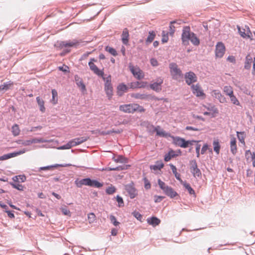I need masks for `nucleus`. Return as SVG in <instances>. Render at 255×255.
Listing matches in <instances>:
<instances>
[{
    "mask_svg": "<svg viewBox=\"0 0 255 255\" xmlns=\"http://www.w3.org/2000/svg\"><path fill=\"white\" fill-rule=\"evenodd\" d=\"M164 198V196L155 195L154 196V202L155 203L160 202Z\"/></svg>",
    "mask_w": 255,
    "mask_h": 255,
    "instance_id": "63",
    "label": "nucleus"
},
{
    "mask_svg": "<svg viewBox=\"0 0 255 255\" xmlns=\"http://www.w3.org/2000/svg\"><path fill=\"white\" fill-rule=\"evenodd\" d=\"M155 36L156 33L154 31H149L148 36L145 40L146 44L148 45L149 43H151L155 38Z\"/></svg>",
    "mask_w": 255,
    "mask_h": 255,
    "instance_id": "24",
    "label": "nucleus"
},
{
    "mask_svg": "<svg viewBox=\"0 0 255 255\" xmlns=\"http://www.w3.org/2000/svg\"><path fill=\"white\" fill-rule=\"evenodd\" d=\"M183 185L184 187L187 189L190 195L195 194V191L193 189V188L191 187L189 183H187L186 182H183Z\"/></svg>",
    "mask_w": 255,
    "mask_h": 255,
    "instance_id": "39",
    "label": "nucleus"
},
{
    "mask_svg": "<svg viewBox=\"0 0 255 255\" xmlns=\"http://www.w3.org/2000/svg\"><path fill=\"white\" fill-rule=\"evenodd\" d=\"M90 69L92 70L94 74H96L98 76L103 77L104 75L103 69L100 70L98 67L93 62L90 61L88 63Z\"/></svg>",
    "mask_w": 255,
    "mask_h": 255,
    "instance_id": "11",
    "label": "nucleus"
},
{
    "mask_svg": "<svg viewBox=\"0 0 255 255\" xmlns=\"http://www.w3.org/2000/svg\"><path fill=\"white\" fill-rule=\"evenodd\" d=\"M36 99L37 104H38V106H39L40 111L41 112L44 113L45 111L44 101L40 97H37Z\"/></svg>",
    "mask_w": 255,
    "mask_h": 255,
    "instance_id": "28",
    "label": "nucleus"
},
{
    "mask_svg": "<svg viewBox=\"0 0 255 255\" xmlns=\"http://www.w3.org/2000/svg\"><path fill=\"white\" fill-rule=\"evenodd\" d=\"M147 222L149 225L154 227L160 224V220L156 217H152L147 218Z\"/></svg>",
    "mask_w": 255,
    "mask_h": 255,
    "instance_id": "21",
    "label": "nucleus"
},
{
    "mask_svg": "<svg viewBox=\"0 0 255 255\" xmlns=\"http://www.w3.org/2000/svg\"><path fill=\"white\" fill-rule=\"evenodd\" d=\"M154 131L156 132V135L162 136V137H166L167 136V133L164 131L163 129L159 130L158 129L160 128L159 126H157L156 127H154Z\"/></svg>",
    "mask_w": 255,
    "mask_h": 255,
    "instance_id": "32",
    "label": "nucleus"
},
{
    "mask_svg": "<svg viewBox=\"0 0 255 255\" xmlns=\"http://www.w3.org/2000/svg\"><path fill=\"white\" fill-rule=\"evenodd\" d=\"M118 95L120 96L123 95L124 92H126L128 90V87L124 84H120L117 87Z\"/></svg>",
    "mask_w": 255,
    "mask_h": 255,
    "instance_id": "22",
    "label": "nucleus"
},
{
    "mask_svg": "<svg viewBox=\"0 0 255 255\" xmlns=\"http://www.w3.org/2000/svg\"><path fill=\"white\" fill-rule=\"evenodd\" d=\"M117 201L118 202V206L120 207H123L124 206V202L123 199L122 197L119 195H117L116 197Z\"/></svg>",
    "mask_w": 255,
    "mask_h": 255,
    "instance_id": "47",
    "label": "nucleus"
},
{
    "mask_svg": "<svg viewBox=\"0 0 255 255\" xmlns=\"http://www.w3.org/2000/svg\"><path fill=\"white\" fill-rule=\"evenodd\" d=\"M110 219L112 223L115 226H117L120 224V223L117 221L116 218L113 215H110Z\"/></svg>",
    "mask_w": 255,
    "mask_h": 255,
    "instance_id": "51",
    "label": "nucleus"
},
{
    "mask_svg": "<svg viewBox=\"0 0 255 255\" xmlns=\"http://www.w3.org/2000/svg\"><path fill=\"white\" fill-rule=\"evenodd\" d=\"M185 82L188 85L195 83L197 80V77L195 74L192 71H189L185 74Z\"/></svg>",
    "mask_w": 255,
    "mask_h": 255,
    "instance_id": "7",
    "label": "nucleus"
},
{
    "mask_svg": "<svg viewBox=\"0 0 255 255\" xmlns=\"http://www.w3.org/2000/svg\"><path fill=\"white\" fill-rule=\"evenodd\" d=\"M182 23V21L180 19L177 20H173L171 21L170 22V25H169V33L170 35H172L174 34L175 32V26L173 25L174 24L180 25Z\"/></svg>",
    "mask_w": 255,
    "mask_h": 255,
    "instance_id": "17",
    "label": "nucleus"
},
{
    "mask_svg": "<svg viewBox=\"0 0 255 255\" xmlns=\"http://www.w3.org/2000/svg\"><path fill=\"white\" fill-rule=\"evenodd\" d=\"M134 84L135 85V87H137L138 88H144L146 86V85L147 84V82H136V83H134Z\"/></svg>",
    "mask_w": 255,
    "mask_h": 255,
    "instance_id": "52",
    "label": "nucleus"
},
{
    "mask_svg": "<svg viewBox=\"0 0 255 255\" xmlns=\"http://www.w3.org/2000/svg\"><path fill=\"white\" fill-rule=\"evenodd\" d=\"M74 80L77 86L81 88L82 91L86 90L85 85L84 84L82 79L78 75H75Z\"/></svg>",
    "mask_w": 255,
    "mask_h": 255,
    "instance_id": "15",
    "label": "nucleus"
},
{
    "mask_svg": "<svg viewBox=\"0 0 255 255\" xmlns=\"http://www.w3.org/2000/svg\"><path fill=\"white\" fill-rule=\"evenodd\" d=\"M238 138L240 142L245 145V138L246 137V134L244 131L237 132Z\"/></svg>",
    "mask_w": 255,
    "mask_h": 255,
    "instance_id": "31",
    "label": "nucleus"
},
{
    "mask_svg": "<svg viewBox=\"0 0 255 255\" xmlns=\"http://www.w3.org/2000/svg\"><path fill=\"white\" fill-rule=\"evenodd\" d=\"M125 168L123 167L122 166H119L116 167H108V168H106V170L109 171H120L123 170Z\"/></svg>",
    "mask_w": 255,
    "mask_h": 255,
    "instance_id": "55",
    "label": "nucleus"
},
{
    "mask_svg": "<svg viewBox=\"0 0 255 255\" xmlns=\"http://www.w3.org/2000/svg\"><path fill=\"white\" fill-rule=\"evenodd\" d=\"M119 110L125 113H133L135 111L144 112V109L137 104H125L120 106Z\"/></svg>",
    "mask_w": 255,
    "mask_h": 255,
    "instance_id": "1",
    "label": "nucleus"
},
{
    "mask_svg": "<svg viewBox=\"0 0 255 255\" xmlns=\"http://www.w3.org/2000/svg\"><path fill=\"white\" fill-rule=\"evenodd\" d=\"M149 87L151 89L156 92H160L162 89L161 86H160L158 84L155 83V82L150 84L149 85Z\"/></svg>",
    "mask_w": 255,
    "mask_h": 255,
    "instance_id": "33",
    "label": "nucleus"
},
{
    "mask_svg": "<svg viewBox=\"0 0 255 255\" xmlns=\"http://www.w3.org/2000/svg\"><path fill=\"white\" fill-rule=\"evenodd\" d=\"M168 40V33L165 34V31H163L162 32L161 41L163 43H166Z\"/></svg>",
    "mask_w": 255,
    "mask_h": 255,
    "instance_id": "53",
    "label": "nucleus"
},
{
    "mask_svg": "<svg viewBox=\"0 0 255 255\" xmlns=\"http://www.w3.org/2000/svg\"><path fill=\"white\" fill-rule=\"evenodd\" d=\"M213 97L217 99L221 103L224 104L227 102L226 98L218 90H214L211 92Z\"/></svg>",
    "mask_w": 255,
    "mask_h": 255,
    "instance_id": "9",
    "label": "nucleus"
},
{
    "mask_svg": "<svg viewBox=\"0 0 255 255\" xmlns=\"http://www.w3.org/2000/svg\"><path fill=\"white\" fill-rule=\"evenodd\" d=\"M225 52V46L224 44L221 42H218L216 46L215 54L216 56L218 58H222Z\"/></svg>",
    "mask_w": 255,
    "mask_h": 255,
    "instance_id": "8",
    "label": "nucleus"
},
{
    "mask_svg": "<svg viewBox=\"0 0 255 255\" xmlns=\"http://www.w3.org/2000/svg\"><path fill=\"white\" fill-rule=\"evenodd\" d=\"M231 102L235 105L240 106V103L236 98V97L234 95L233 97L230 98Z\"/></svg>",
    "mask_w": 255,
    "mask_h": 255,
    "instance_id": "54",
    "label": "nucleus"
},
{
    "mask_svg": "<svg viewBox=\"0 0 255 255\" xmlns=\"http://www.w3.org/2000/svg\"><path fill=\"white\" fill-rule=\"evenodd\" d=\"M76 42H66L63 41L60 44V46L62 47H72L76 44Z\"/></svg>",
    "mask_w": 255,
    "mask_h": 255,
    "instance_id": "42",
    "label": "nucleus"
},
{
    "mask_svg": "<svg viewBox=\"0 0 255 255\" xmlns=\"http://www.w3.org/2000/svg\"><path fill=\"white\" fill-rule=\"evenodd\" d=\"M13 179L16 182H18L19 180H20L21 182H23L26 180V176L24 175H19L13 177Z\"/></svg>",
    "mask_w": 255,
    "mask_h": 255,
    "instance_id": "41",
    "label": "nucleus"
},
{
    "mask_svg": "<svg viewBox=\"0 0 255 255\" xmlns=\"http://www.w3.org/2000/svg\"><path fill=\"white\" fill-rule=\"evenodd\" d=\"M132 98L136 99H140L143 100H159L156 97L152 96L150 94H147L144 93H133L131 96Z\"/></svg>",
    "mask_w": 255,
    "mask_h": 255,
    "instance_id": "6",
    "label": "nucleus"
},
{
    "mask_svg": "<svg viewBox=\"0 0 255 255\" xmlns=\"http://www.w3.org/2000/svg\"><path fill=\"white\" fill-rule=\"evenodd\" d=\"M128 32L127 29L123 30L122 37V42L125 45H127L128 42Z\"/></svg>",
    "mask_w": 255,
    "mask_h": 255,
    "instance_id": "25",
    "label": "nucleus"
},
{
    "mask_svg": "<svg viewBox=\"0 0 255 255\" xmlns=\"http://www.w3.org/2000/svg\"><path fill=\"white\" fill-rule=\"evenodd\" d=\"M173 142L176 145L181 147L182 148H187V144H186V140L179 136L172 137Z\"/></svg>",
    "mask_w": 255,
    "mask_h": 255,
    "instance_id": "10",
    "label": "nucleus"
},
{
    "mask_svg": "<svg viewBox=\"0 0 255 255\" xmlns=\"http://www.w3.org/2000/svg\"><path fill=\"white\" fill-rule=\"evenodd\" d=\"M70 148H71V147H70V144H69L68 142L66 144L60 146H59L57 148L58 149H61V150L68 149H70Z\"/></svg>",
    "mask_w": 255,
    "mask_h": 255,
    "instance_id": "61",
    "label": "nucleus"
},
{
    "mask_svg": "<svg viewBox=\"0 0 255 255\" xmlns=\"http://www.w3.org/2000/svg\"><path fill=\"white\" fill-rule=\"evenodd\" d=\"M169 165L176 179L182 183L183 181L180 177V174L177 172V168L175 166L172 164H170Z\"/></svg>",
    "mask_w": 255,
    "mask_h": 255,
    "instance_id": "26",
    "label": "nucleus"
},
{
    "mask_svg": "<svg viewBox=\"0 0 255 255\" xmlns=\"http://www.w3.org/2000/svg\"><path fill=\"white\" fill-rule=\"evenodd\" d=\"M12 82L9 81L4 83L3 84L0 86V91L4 92L10 89V87L12 85Z\"/></svg>",
    "mask_w": 255,
    "mask_h": 255,
    "instance_id": "27",
    "label": "nucleus"
},
{
    "mask_svg": "<svg viewBox=\"0 0 255 255\" xmlns=\"http://www.w3.org/2000/svg\"><path fill=\"white\" fill-rule=\"evenodd\" d=\"M238 31L240 34V35L243 37L246 38L247 37V35L246 34V29H242L241 27L239 26H237Z\"/></svg>",
    "mask_w": 255,
    "mask_h": 255,
    "instance_id": "50",
    "label": "nucleus"
},
{
    "mask_svg": "<svg viewBox=\"0 0 255 255\" xmlns=\"http://www.w3.org/2000/svg\"><path fill=\"white\" fill-rule=\"evenodd\" d=\"M61 211L62 213L65 215L70 216L71 215L70 211L67 208H62L61 209Z\"/></svg>",
    "mask_w": 255,
    "mask_h": 255,
    "instance_id": "64",
    "label": "nucleus"
},
{
    "mask_svg": "<svg viewBox=\"0 0 255 255\" xmlns=\"http://www.w3.org/2000/svg\"><path fill=\"white\" fill-rule=\"evenodd\" d=\"M129 69L132 74L136 77V79L140 80L142 78V76L141 75V71L139 68H135L133 66H130Z\"/></svg>",
    "mask_w": 255,
    "mask_h": 255,
    "instance_id": "14",
    "label": "nucleus"
},
{
    "mask_svg": "<svg viewBox=\"0 0 255 255\" xmlns=\"http://www.w3.org/2000/svg\"><path fill=\"white\" fill-rule=\"evenodd\" d=\"M32 143H43L45 142V140L42 138H34L31 139Z\"/></svg>",
    "mask_w": 255,
    "mask_h": 255,
    "instance_id": "58",
    "label": "nucleus"
},
{
    "mask_svg": "<svg viewBox=\"0 0 255 255\" xmlns=\"http://www.w3.org/2000/svg\"><path fill=\"white\" fill-rule=\"evenodd\" d=\"M89 178H86L80 180L77 179L75 181V184L78 188H81L83 185L89 186Z\"/></svg>",
    "mask_w": 255,
    "mask_h": 255,
    "instance_id": "16",
    "label": "nucleus"
},
{
    "mask_svg": "<svg viewBox=\"0 0 255 255\" xmlns=\"http://www.w3.org/2000/svg\"><path fill=\"white\" fill-rule=\"evenodd\" d=\"M143 180L144 183V188L146 189H150L151 188V185L148 179L146 178H144Z\"/></svg>",
    "mask_w": 255,
    "mask_h": 255,
    "instance_id": "60",
    "label": "nucleus"
},
{
    "mask_svg": "<svg viewBox=\"0 0 255 255\" xmlns=\"http://www.w3.org/2000/svg\"><path fill=\"white\" fill-rule=\"evenodd\" d=\"M233 91V88L230 86H225L224 87L223 91L227 95Z\"/></svg>",
    "mask_w": 255,
    "mask_h": 255,
    "instance_id": "57",
    "label": "nucleus"
},
{
    "mask_svg": "<svg viewBox=\"0 0 255 255\" xmlns=\"http://www.w3.org/2000/svg\"><path fill=\"white\" fill-rule=\"evenodd\" d=\"M114 160L116 163H124L126 161V159L122 155H119L117 158L113 157Z\"/></svg>",
    "mask_w": 255,
    "mask_h": 255,
    "instance_id": "45",
    "label": "nucleus"
},
{
    "mask_svg": "<svg viewBox=\"0 0 255 255\" xmlns=\"http://www.w3.org/2000/svg\"><path fill=\"white\" fill-rule=\"evenodd\" d=\"M28 150H29L28 149H23L21 150H19V151H17L16 152H14L12 153H13L14 157H15L16 156L23 154V153H25L26 151H27Z\"/></svg>",
    "mask_w": 255,
    "mask_h": 255,
    "instance_id": "59",
    "label": "nucleus"
},
{
    "mask_svg": "<svg viewBox=\"0 0 255 255\" xmlns=\"http://www.w3.org/2000/svg\"><path fill=\"white\" fill-rule=\"evenodd\" d=\"M169 69L173 79L177 80L183 77L181 70L178 68L177 65L175 63L169 64Z\"/></svg>",
    "mask_w": 255,
    "mask_h": 255,
    "instance_id": "2",
    "label": "nucleus"
},
{
    "mask_svg": "<svg viewBox=\"0 0 255 255\" xmlns=\"http://www.w3.org/2000/svg\"><path fill=\"white\" fill-rule=\"evenodd\" d=\"M214 150L219 154L220 149V145L218 141H214L213 142Z\"/></svg>",
    "mask_w": 255,
    "mask_h": 255,
    "instance_id": "43",
    "label": "nucleus"
},
{
    "mask_svg": "<svg viewBox=\"0 0 255 255\" xmlns=\"http://www.w3.org/2000/svg\"><path fill=\"white\" fill-rule=\"evenodd\" d=\"M105 50L109 52L114 56H116L118 55V53L115 49L113 47L107 46L105 47Z\"/></svg>",
    "mask_w": 255,
    "mask_h": 255,
    "instance_id": "38",
    "label": "nucleus"
},
{
    "mask_svg": "<svg viewBox=\"0 0 255 255\" xmlns=\"http://www.w3.org/2000/svg\"><path fill=\"white\" fill-rule=\"evenodd\" d=\"M105 90L108 99L110 100L113 96V87L112 84H105Z\"/></svg>",
    "mask_w": 255,
    "mask_h": 255,
    "instance_id": "20",
    "label": "nucleus"
},
{
    "mask_svg": "<svg viewBox=\"0 0 255 255\" xmlns=\"http://www.w3.org/2000/svg\"><path fill=\"white\" fill-rule=\"evenodd\" d=\"M11 132L14 136H17L20 132V129L17 124L14 125L11 128Z\"/></svg>",
    "mask_w": 255,
    "mask_h": 255,
    "instance_id": "34",
    "label": "nucleus"
},
{
    "mask_svg": "<svg viewBox=\"0 0 255 255\" xmlns=\"http://www.w3.org/2000/svg\"><path fill=\"white\" fill-rule=\"evenodd\" d=\"M175 156V154H174V151L173 150H171L169 151V152L165 154L164 156V160L166 162L169 161L171 158Z\"/></svg>",
    "mask_w": 255,
    "mask_h": 255,
    "instance_id": "35",
    "label": "nucleus"
},
{
    "mask_svg": "<svg viewBox=\"0 0 255 255\" xmlns=\"http://www.w3.org/2000/svg\"><path fill=\"white\" fill-rule=\"evenodd\" d=\"M132 215L138 220L140 221H141L142 217V215L138 212L134 211L132 213Z\"/></svg>",
    "mask_w": 255,
    "mask_h": 255,
    "instance_id": "48",
    "label": "nucleus"
},
{
    "mask_svg": "<svg viewBox=\"0 0 255 255\" xmlns=\"http://www.w3.org/2000/svg\"><path fill=\"white\" fill-rule=\"evenodd\" d=\"M190 165V169L192 175L194 177H200L201 176L202 173L200 169L198 167L197 162L195 160H191L189 162Z\"/></svg>",
    "mask_w": 255,
    "mask_h": 255,
    "instance_id": "5",
    "label": "nucleus"
},
{
    "mask_svg": "<svg viewBox=\"0 0 255 255\" xmlns=\"http://www.w3.org/2000/svg\"><path fill=\"white\" fill-rule=\"evenodd\" d=\"M52 99L51 100V102L53 103L54 105H55L57 103V92L55 89L52 90Z\"/></svg>",
    "mask_w": 255,
    "mask_h": 255,
    "instance_id": "37",
    "label": "nucleus"
},
{
    "mask_svg": "<svg viewBox=\"0 0 255 255\" xmlns=\"http://www.w3.org/2000/svg\"><path fill=\"white\" fill-rule=\"evenodd\" d=\"M164 166V164L162 163V161H158L156 162L155 164L154 165H152L150 166V169L151 170H160L161 168H163Z\"/></svg>",
    "mask_w": 255,
    "mask_h": 255,
    "instance_id": "29",
    "label": "nucleus"
},
{
    "mask_svg": "<svg viewBox=\"0 0 255 255\" xmlns=\"http://www.w3.org/2000/svg\"><path fill=\"white\" fill-rule=\"evenodd\" d=\"M13 157L14 156L12 152L5 154L0 156V161L6 160Z\"/></svg>",
    "mask_w": 255,
    "mask_h": 255,
    "instance_id": "44",
    "label": "nucleus"
},
{
    "mask_svg": "<svg viewBox=\"0 0 255 255\" xmlns=\"http://www.w3.org/2000/svg\"><path fill=\"white\" fill-rule=\"evenodd\" d=\"M195 46L200 44V39L197 37L195 33L192 34L191 39L190 41Z\"/></svg>",
    "mask_w": 255,
    "mask_h": 255,
    "instance_id": "30",
    "label": "nucleus"
},
{
    "mask_svg": "<svg viewBox=\"0 0 255 255\" xmlns=\"http://www.w3.org/2000/svg\"><path fill=\"white\" fill-rule=\"evenodd\" d=\"M10 184L12 186V187L19 191L23 190V186L19 184V183H11Z\"/></svg>",
    "mask_w": 255,
    "mask_h": 255,
    "instance_id": "46",
    "label": "nucleus"
},
{
    "mask_svg": "<svg viewBox=\"0 0 255 255\" xmlns=\"http://www.w3.org/2000/svg\"><path fill=\"white\" fill-rule=\"evenodd\" d=\"M158 184L163 191L165 190L166 187L168 186L167 185H166L165 183L160 179H158Z\"/></svg>",
    "mask_w": 255,
    "mask_h": 255,
    "instance_id": "56",
    "label": "nucleus"
},
{
    "mask_svg": "<svg viewBox=\"0 0 255 255\" xmlns=\"http://www.w3.org/2000/svg\"><path fill=\"white\" fill-rule=\"evenodd\" d=\"M89 186L90 187H94L99 188L102 187L103 185L102 183H101L96 180L91 179L90 178H89Z\"/></svg>",
    "mask_w": 255,
    "mask_h": 255,
    "instance_id": "23",
    "label": "nucleus"
},
{
    "mask_svg": "<svg viewBox=\"0 0 255 255\" xmlns=\"http://www.w3.org/2000/svg\"><path fill=\"white\" fill-rule=\"evenodd\" d=\"M191 88L192 90V93L196 97H199L205 96L203 91L198 84H197L196 85H192Z\"/></svg>",
    "mask_w": 255,
    "mask_h": 255,
    "instance_id": "12",
    "label": "nucleus"
},
{
    "mask_svg": "<svg viewBox=\"0 0 255 255\" xmlns=\"http://www.w3.org/2000/svg\"><path fill=\"white\" fill-rule=\"evenodd\" d=\"M88 218L89 222L91 224L94 222L96 220V216L94 213H91L88 214Z\"/></svg>",
    "mask_w": 255,
    "mask_h": 255,
    "instance_id": "49",
    "label": "nucleus"
},
{
    "mask_svg": "<svg viewBox=\"0 0 255 255\" xmlns=\"http://www.w3.org/2000/svg\"><path fill=\"white\" fill-rule=\"evenodd\" d=\"M88 138H89L88 136H82V137L75 138L74 139H75L76 142L77 143V145H79V144L86 141Z\"/></svg>",
    "mask_w": 255,
    "mask_h": 255,
    "instance_id": "36",
    "label": "nucleus"
},
{
    "mask_svg": "<svg viewBox=\"0 0 255 255\" xmlns=\"http://www.w3.org/2000/svg\"><path fill=\"white\" fill-rule=\"evenodd\" d=\"M253 62L252 57L248 54L246 57L244 68L246 69L249 70L251 68L252 63Z\"/></svg>",
    "mask_w": 255,
    "mask_h": 255,
    "instance_id": "18",
    "label": "nucleus"
},
{
    "mask_svg": "<svg viewBox=\"0 0 255 255\" xmlns=\"http://www.w3.org/2000/svg\"><path fill=\"white\" fill-rule=\"evenodd\" d=\"M102 77L105 82V84H111V77L110 75L108 76L106 78L104 77V76Z\"/></svg>",
    "mask_w": 255,
    "mask_h": 255,
    "instance_id": "62",
    "label": "nucleus"
},
{
    "mask_svg": "<svg viewBox=\"0 0 255 255\" xmlns=\"http://www.w3.org/2000/svg\"><path fill=\"white\" fill-rule=\"evenodd\" d=\"M163 192L166 196L169 197L170 198H173L178 195L177 193L170 186L166 187V188L163 191Z\"/></svg>",
    "mask_w": 255,
    "mask_h": 255,
    "instance_id": "13",
    "label": "nucleus"
},
{
    "mask_svg": "<svg viewBox=\"0 0 255 255\" xmlns=\"http://www.w3.org/2000/svg\"><path fill=\"white\" fill-rule=\"evenodd\" d=\"M116 191V188L111 185L110 186H109L106 189V193L108 195H111L114 193Z\"/></svg>",
    "mask_w": 255,
    "mask_h": 255,
    "instance_id": "40",
    "label": "nucleus"
},
{
    "mask_svg": "<svg viewBox=\"0 0 255 255\" xmlns=\"http://www.w3.org/2000/svg\"><path fill=\"white\" fill-rule=\"evenodd\" d=\"M125 189L130 199L135 198L138 195V191L132 182L125 185Z\"/></svg>",
    "mask_w": 255,
    "mask_h": 255,
    "instance_id": "4",
    "label": "nucleus"
},
{
    "mask_svg": "<svg viewBox=\"0 0 255 255\" xmlns=\"http://www.w3.org/2000/svg\"><path fill=\"white\" fill-rule=\"evenodd\" d=\"M194 33L191 31L189 26H185L183 27L181 34V40L184 45H188L189 41L191 39L192 34Z\"/></svg>",
    "mask_w": 255,
    "mask_h": 255,
    "instance_id": "3",
    "label": "nucleus"
},
{
    "mask_svg": "<svg viewBox=\"0 0 255 255\" xmlns=\"http://www.w3.org/2000/svg\"><path fill=\"white\" fill-rule=\"evenodd\" d=\"M230 148L231 152L233 153V154H236L237 151V148L236 145V139L235 137H233L231 139Z\"/></svg>",
    "mask_w": 255,
    "mask_h": 255,
    "instance_id": "19",
    "label": "nucleus"
}]
</instances>
